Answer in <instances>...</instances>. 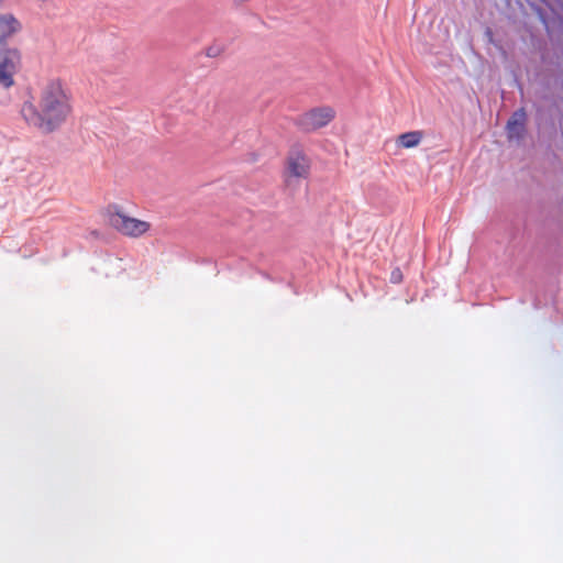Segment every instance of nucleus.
I'll use <instances>...</instances> for the list:
<instances>
[{"label":"nucleus","instance_id":"3","mask_svg":"<svg viewBox=\"0 0 563 563\" xmlns=\"http://www.w3.org/2000/svg\"><path fill=\"white\" fill-rule=\"evenodd\" d=\"M109 223L118 232L131 238H139L151 229L148 222L131 218L119 210L109 214Z\"/></svg>","mask_w":563,"mask_h":563},{"label":"nucleus","instance_id":"8","mask_svg":"<svg viewBox=\"0 0 563 563\" xmlns=\"http://www.w3.org/2000/svg\"><path fill=\"white\" fill-rule=\"evenodd\" d=\"M422 139H423L422 131H410V132L400 134L397 137V144L404 148H412V147L418 146L420 144V142L422 141Z\"/></svg>","mask_w":563,"mask_h":563},{"label":"nucleus","instance_id":"5","mask_svg":"<svg viewBox=\"0 0 563 563\" xmlns=\"http://www.w3.org/2000/svg\"><path fill=\"white\" fill-rule=\"evenodd\" d=\"M335 118L331 107L313 108L298 117L296 124L303 132H312L328 125Z\"/></svg>","mask_w":563,"mask_h":563},{"label":"nucleus","instance_id":"2","mask_svg":"<svg viewBox=\"0 0 563 563\" xmlns=\"http://www.w3.org/2000/svg\"><path fill=\"white\" fill-rule=\"evenodd\" d=\"M22 63L21 52L15 47L0 48V86L8 89L14 85V76Z\"/></svg>","mask_w":563,"mask_h":563},{"label":"nucleus","instance_id":"4","mask_svg":"<svg viewBox=\"0 0 563 563\" xmlns=\"http://www.w3.org/2000/svg\"><path fill=\"white\" fill-rule=\"evenodd\" d=\"M311 170V161L308 155L299 150H291L285 163V180L287 184L291 179H307Z\"/></svg>","mask_w":563,"mask_h":563},{"label":"nucleus","instance_id":"6","mask_svg":"<svg viewBox=\"0 0 563 563\" xmlns=\"http://www.w3.org/2000/svg\"><path fill=\"white\" fill-rule=\"evenodd\" d=\"M22 30L21 22L11 13L0 15V45Z\"/></svg>","mask_w":563,"mask_h":563},{"label":"nucleus","instance_id":"9","mask_svg":"<svg viewBox=\"0 0 563 563\" xmlns=\"http://www.w3.org/2000/svg\"><path fill=\"white\" fill-rule=\"evenodd\" d=\"M223 53V47L219 44L210 45L206 48V56L208 57H218Z\"/></svg>","mask_w":563,"mask_h":563},{"label":"nucleus","instance_id":"10","mask_svg":"<svg viewBox=\"0 0 563 563\" xmlns=\"http://www.w3.org/2000/svg\"><path fill=\"white\" fill-rule=\"evenodd\" d=\"M402 280V273L400 268H395L390 274V282L394 284H399Z\"/></svg>","mask_w":563,"mask_h":563},{"label":"nucleus","instance_id":"1","mask_svg":"<svg viewBox=\"0 0 563 563\" xmlns=\"http://www.w3.org/2000/svg\"><path fill=\"white\" fill-rule=\"evenodd\" d=\"M71 110L70 95L65 85L53 79L41 88L36 103L22 104L21 115L29 126L52 133L67 120Z\"/></svg>","mask_w":563,"mask_h":563},{"label":"nucleus","instance_id":"7","mask_svg":"<svg viewBox=\"0 0 563 563\" xmlns=\"http://www.w3.org/2000/svg\"><path fill=\"white\" fill-rule=\"evenodd\" d=\"M526 112L523 109L516 111L507 123L508 136L510 139L519 137L525 130Z\"/></svg>","mask_w":563,"mask_h":563}]
</instances>
